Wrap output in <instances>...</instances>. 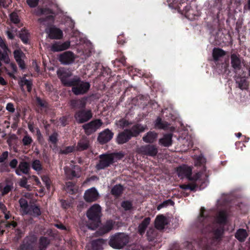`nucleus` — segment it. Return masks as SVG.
Returning a JSON list of instances; mask_svg holds the SVG:
<instances>
[{
    "label": "nucleus",
    "instance_id": "obj_44",
    "mask_svg": "<svg viewBox=\"0 0 250 250\" xmlns=\"http://www.w3.org/2000/svg\"><path fill=\"white\" fill-rule=\"evenodd\" d=\"M8 51V50L5 51H2V52H1V51H0V57L1 58V59L4 62L7 63H9L10 62L9 58L7 55Z\"/></svg>",
    "mask_w": 250,
    "mask_h": 250
},
{
    "label": "nucleus",
    "instance_id": "obj_49",
    "mask_svg": "<svg viewBox=\"0 0 250 250\" xmlns=\"http://www.w3.org/2000/svg\"><path fill=\"white\" fill-rule=\"evenodd\" d=\"M122 207L124 208L125 210H127L130 209L132 207V204L131 202L126 201H124L122 203Z\"/></svg>",
    "mask_w": 250,
    "mask_h": 250
},
{
    "label": "nucleus",
    "instance_id": "obj_54",
    "mask_svg": "<svg viewBox=\"0 0 250 250\" xmlns=\"http://www.w3.org/2000/svg\"><path fill=\"white\" fill-rule=\"evenodd\" d=\"M11 0H0V6L6 8L11 3Z\"/></svg>",
    "mask_w": 250,
    "mask_h": 250
},
{
    "label": "nucleus",
    "instance_id": "obj_34",
    "mask_svg": "<svg viewBox=\"0 0 250 250\" xmlns=\"http://www.w3.org/2000/svg\"><path fill=\"white\" fill-rule=\"evenodd\" d=\"M19 83L22 88L26 85L29 92L31 90L32 83L31 81L27 80L25 78H22L21 79Z\"/></svg>",
    "mask_w": 250,
    "mask_h": 250
},
{
    "label": "nucleus",
    "instance_id": "obj_9",
    "mask_svg": "<svg viewBox=\"0 0 250 250\" xmlns=\"http://www.w3.org/2000/svg\"><path fill=\"white\" fill-rule=\"evenodd\" d=\"M45 32L47 33L48 37L51 39L59 40L62 39L63 36L62 31L55 26L46 28Z\"/></svg>",
    "mask_w": 250,
    "mask_h": 250
},
{
    "label": "nucleus",
    "instance_id": "obj_18",
    "mask_svg": "<svg viewBox=\"0 0 250 250\" xmlns=\"http://www.w3.org/2000/svg\"><path fill=\"white\" fill-rule=\"evenodd\" d=\"M65 174L68 179H72L74 177H79L80 175V169L78 166L72 165V170L71 173H69V169L67 167H65Z\"/></svg>",
    "mask_w": 250,
    "mask_h": 250
},
{
    "label": "nucleus",
    "instance_id": "obj_26",
    "mask_svg": "<svg viewBox=\"0 0 250 250\" xmlns=\"http://www.w3.org/2000/svg\"><path fill=\"white\" fill-rule=\"evenodd\" d=\"M159 144L164 146H169L172 144V135L167 134L159 140Z\"/></svg>",
    "mask_w": 250,
    "mask_h": 250
},
{
    "label": "nucleus",
    "instance_id": "obj_51",
    "mask_svg": "<svg viewBox=\"0 0 250 250\" xmlns=\"http://www.w3.org/2000/svg\"><path fill=\"white\" fill-rule=\"evenodd\" d=\"M206 162V160L204 157H196L195 160V166H198L203 165Z\"/></svg>",
    "mask_w": 250,
    "mask_h": 250
},
{
    "label": "nucleus",
    "instance_id": "obj_4",
    "mask_svg": "<svg viewBox=\"0 0 250 250\" xmlns=\"http://www.w3.org/2000/svg\"><path fill=\"white\" fill-rule=\"evenodd\" d=\"M129 242V237L124 233H117L111 237L109 245L115 249L123 248Z\"/></svg>",
    "mask_w": 250,
    "mask_h": 250
},
{
    "label": "nucleus",
    "instance_id": "obj_31",
    "mask_svg": "<svg viewBox=\"0 0 250 250\" xmlns=\"http://www.w3.org/2000/svg\"><path fill=\"white\" fill-rule=\"evenodd\" d=\"M236 82L238 83L239 87L242 90L246 89L248 87V83L245 77H237L236 78Z\"/></svg>",
    "mask_w": 250,
    "mask_h": 250
},
{
    "label": "nucleus",
    "instance_id": "obj_37",
    "mask_svg": "<svg viewBox=\"0 0 250 250\" xmlns=\"http://www.w3.org/2000/svg\"><path fill=\"white\" fill-rule=\"evenodd\" d=\"M19 204L21 207V210L22 214H24L29 207L28 205L27 200L24 198H21L19 200Z\"/></svg>",
    "mask_w": 250,
    "mask_h": 250
},
{
    "label": "nucleus",
    "instance_id": "obj_42",
    "mask_svg": "<svg viewBox=\"0 0 250 250\" xmlns=\"http://www.w3.org/2000/svg\"><path fill=\"white\" fill-rule=\"evenodd\" d=\"M227 213L225 211H220L217 215V220L219 223H224L226 222Z\"/></svg>",
    "mask_w": 250,
    "mask_h": 250
},
{
    "label": "nucleus",
    "instance_id": "obj_45",
    "mask_svg": "<svg viewBox=\"0 0 250 250\" xmlns=\"http://www.w3.org/2000/svg\"><path fill=\"white\" fill-rule=\"evenodd\" d=\"M74 36H75L77 39V40L79 39V40L80 41V42H79V43H80L81 42H85L84 37V35L82 33H81L79 32H74ZM78 41L77 40V43H78Z\"/></svg>",
    "mask_w": 250,
    "mask_h": 250
},
{
    "label": "nucleus",
    "instance_id": "obj_32",
    "mask_svg": "<svg viewBox=\"0 0 250 250\" xmlns=\"http://www.w3.org/2000/svg\"><path fill=\"white\" fill-rule=\"evenodd\" d=\"M89 141L86 138H83L78 144L76 149L77 150H83L88 148Z\"/></svg>",
    "mask_w": 250,
    "mask_h": 250
},
{
    "label": "nucleus",
    "instance_id": "obj_25",
    "mask_svg": "<svg viewBox=\"0 0 250 250\" xmlns=\"http://www.w3.org/2000/svg\"><path fill=\"white\" fill-rule=\"evenodd\" d=\"M24 214H29L34 217L38 216L41 214L40 209L35 205H31Z\"/></svg>",
    "mask_w": 250,
    "mask_h": 250
},
{
    "label": "nucleus",
    "instance_id": "obj_35",
    "mask_svg": "<svg viewBox=\"0 0 250 250\" xmlns=\"http://www.w3.org/2000/svg\"><path fill=\"white\" fill-rule=\"evenodd\" d=\"M225 55V51L220 48H215L213 50L212 56L214 60L215 61H217L219 58L224 56Z\"/></svg>",
    "mask_w": 250,
    "mask_h": 250
},
{
    "label": "nucleus",
    "instance_id": "obj_43",
    "mask_svg": "<svg viewBox=\"0 0 250 250\" xmlns=\"http://www.w3.org/2000/svg\"><path fill=\"white\" fill-rule=\"evenodd\" d=\"M115 124L117 126L121 128H124L125 127L129 126L130 123L124 119H121L119 121H117Z\"/></svg>",
    "mask_w": 250,
    "mask_h": 250
},
{
    "label": "nucleus",
    "instance_id": "obj_14",
    "mask_svg": "<svg viewBox=\"0 0 250 250\" xmlns=\"http://www.w3.org/2000/svg\"><path fill=\"white\" fill-rule=\"evenodd\" d=\"M75 59L74 54L71 51H66L59 56L60 62L63 64H69L73 62Z\"/></svg>",
    "mask_w": 250,
    "mask_h": 250
},
{
    "label": "nucleus",
    "instance_id": "obj_19",
    "mask_svg": "<svg viewBox=\"0 0 250 250\" xmlns=\"http://www.w3.org/2000/svg\"><path fill=\"white\" fill-rule=\"evenodd\" d=\"M30 169V166L29 163L22 162H21L16 169V173L18 175H21L22 174H28Z\"/></svg>",
    "mask_w": 250,
    "mask_h": 250
},
{
    "label": "nucleus",
    "instance_id": "obj_57",
    "mask_svg": "<svg viewBox=\"0 0 250 250\" xmlns=\"http://www.w3.org/2000/svg\"><path fill=\"white\" fill-rule=\"evenodd\" d=\"M42 181L46 185V187L47 188H49L50 186V180L48 176H43L42 177Z\"/></svg>",
    "mask_w": 250,
    "mask_h": 250
},
{
    "label": "nucleus",
    "instance_id": "obj_8",
    "mask_svg": "<svg viewBox=\"0 0 250 250\" xmlns=\"http://www.w3.org/2000/svg\"><path fill=\"white\" fill-rule=\"evenodd\" d=\"M100 120H95L90 123L83 125V127L87 135H90L96 131L102 125Z\"/></svg>",
    "mask_w": 250,
    "mask_h": 250
},
{
    "label": "nucleus",
    "instance_id": "obj_64",
    "mask_svg": "<svg viewBox=\"0 0 250 250\" xmlns=\"http://www.w3.org/2000/svg\"><path fill=\"white\" fill-rule=\"evenodd\" d=\"M36 100L38 104H39L40 106L41 107H44L45 106L44 102L42 101L40 98L37 97Z\"/></svg>",
    "mask_w": 250,
    "mask_h": 250
},
{
    "label": "nucleus",
    "instance_id": "obj_60",
    "mask_svg": "<svg viewBox=\"0 0 250 250\" xmlns=\"http://www.w3.org/2000/svg\"><path fill=\"white\" fill-rule=\"evenodd\" d=\"M12 189L11 186L9 185L6 186L3 189L2 193L3 195L8 193Z\"/></svg>",
    "mask_w": 250,
    "mask_h": 250
},
{
    "label": "nucleus",
    "instance_id": "obj_1",
    "mask_svg": "<svg viewBox=\"0 0 250 250\" xmlns=\"http://www.w3.org/2000/svg\"><path fill=\"white\" fill-rule=\"evenodd\" d=\"M57 74L64 85L72 86V91L75 95L83 94L86 93L90 87V84L88 82L81 81L78 77L69 79L72 76V73L68 69L60 68L57 70Z\"/></svg>",
    "mask_w": 250,
    "mask_h": 250
},
{
    "label": "nucleus",
    "instance_id": "obj_40",
    "mask_svg": "<svg viewBox=\"0 0 250 250\" xmlns=\"http://www.w3.org/2000/svg\"><path fill=\"white\" fill-rule=\"evenodd\" d=\"M49 244V240L47 237H42L40 239V249L44 250Z\"/></svg>",
    "mask_w": 250,
    "mask_h": 250
},
{
    "label": "nucleus",
    "instance_id": "obj_53",
    "mask_svg": "<svg viewBox=\"0 0 250 250\" xmlns=\"http://www.w3.org/2000/svg\"><path fill=\"white\" fill-rule=\"evenodd\" d=\"M72 184L70 182H68L66 184L67 187L66 190L67 192L70 193H73L74 191L76 189L74 186H72Z\"/></svg>",
    "mask_w": 250,
    "mask_h": 250
},
{
    "label": "nucleus",
    "instance_id": "obj_50",
    "mask_svg": "<svg viewBox=\"0 0 250 250\" xmlns=\"http://www.w3.org/2000/svg\"><path fill=\"white\" fill-rule=\"evenodd\" d=\"M75 148L73 146H68L63 149L61 150V154H68L69 153L75 151Z\"/></svg>",
    "mask_w": 250,
    "mask_h": 250
},
{
    "label": "nucleus",
    "instance_id": "obj_27",
    "mask_svg": "<svg viewBox=\"0 0 250 250\" xmlns=\"http://www.w3.org/2000/svg\"><path fill=\"white\" fill-rule=\"evenodd\" d=\"M248 234L246 229H239L235 233V237L240 242H243L248 237Z\"/></svg>",
    "mask_w": 250,
    "mask_h": 250
},
{
    "label": "nucleus",
    "instance_id": "obj_62",
    "mask_svg": "<svg viewBox=\"0 0 250 250\" xmlns=\"http://www.w3.org/2000/svg\"><path fill=\"white\" fill-rule=\"evenodd\" d=\"M172 202L170 200H168L164 201L162 204L159 205L158 206L157 208H158V209H160L161 208L166 207L168 204V203H172Z\"/></svg>",
    "mask_w": 250,
    "mask_h": 250
},
{
    "label": "nucleus",
    "instance_id": "obj_58",
    "mask_svg": "<svg viewBox=\"0 0 250 250\" xmlns=\"http://www.w3.org/2000/svg\"><path fill=\"white\" fill-rule=\"evenodd\" d=\"M6 109L7 110L10 112H14L15 111V108L14 105L12 103H8L6 105Z\"/></svg>",
    "mask_w": 250,
    "mask_h": 250
},
{
    "label": "nucleus",
    "instance_id": "obj_13",
    "mask_svg": "<svg viewBox=\"0 0 250 250\" xmlns=\"http://www.w3.org/2000/svg\"><path fill=\"white\" fill-rule=\"evenodd\" d=\"M231 66L236 73H238L242 68L244 64L243 60H241L236 54H233L231 55Z\"/></svg>",
    "mask_w": 250,
    "mask_h": 250
},
{
    "label": "nucleus",
    "instance_id": "obj_48",
    "mask_svg": "<svg viewBox=\"0 0 250 250\" xmlns=\"http://www.w3.org/2000/svg\"><path fill=\"white\" fill-rule=\"evenodd\" d=\"M10 19L11 21L15 24L18 23L20 21L18 16L15 13H12L10 15Z\"/></svg>",
    "mask_w": 250,
    "mask_h": 250
},
{
    "label": "nucleus",
    "instance_id": "obj_61",
    "mask_svg": "<svg viewBox=\"0 0 250 250\" xmlns=\"http://www.w3.org/2000/svg\"><path fill=\"white\" fill-rule=\"evenodd\" d=\"M49 141L52 143H55L57 141V134L54 133L49 137Z\"/></svg>",
    "mask_w": 250,
    "mask_h": 250
},
{
    "label": "nucleus",
    "instance_id": "obj_24",
    "mask_svg": "<svg viewBox=\"0 0 250 250\" xmlns=\"http://www.w3.org/2000/svg\"><path fill=\"white\" fill-rule=\"evenodd\" d=\"M86 104V98L73 100L71 101V105L76 108H83L85 106Z\"/></svg>",
    "mask_w": 250,
    "mask_h": 250
},
{
    "label": "nucleus",
    "instance_id": "obj_7",
    "mask_svg": "<svg viewBox=\"0 0 250 250\" xmlns=\"http://www.w3.org/2000/svg\"><path fill=\"white\" fill-rule=\"evenodd\" d=\"M92 117V113L90 109H83L77 111L75 114V118L79 123H83L89 120Z\"/></svg>",
    "mask_w": 250,
    "mask_h": 250
},
{
    "label": "nucleus",
    "instance_id": "obj_55",
    "mask_svg": "<svg viewBox=\"0 0 250 250\" xmlns=\"http://www.w3.org/2000/svg\"><path fill=\"white\" fill-rule=\"evenodd\" d=\"M39 1V0H27V3L30 7H35L37 5Z\"/></svg>",
    "mask_w": 250,
    "mask_h": 250
},
{
    "label": "nucleus",
    "instance_id": "obj_47",
    "mask_svg": "<svg viewBox=\"0 0 250 250\" xmlns=\"http://www.w3.org/2000/svg\"><path fill=\"white\" fill-rule=\"evenodd\" d=\"M32 141V139L28 135H26L22 139V143L24 146H28L30 145Z\"/></svg>",
    "mask_w": 250,
    "mask_h": 250
},
{
    "label": "nucleus",
    "instance_id": "obj_29",
    "mask_svg": "<svg viewBox=\"0 0 250 250\" xmlns=\"http://www.w3.org/2000/svg\"><path fill=\"white\" fill-rule=\"evenodd\" d=\"M157 138V134L154 131H149L143 137V140L146 143H152Z\"/></svg>",
    "mask_w": 250,
    "mask_h": 250
},
{
    "label": "nucleus",
    "instance_id": "obj_15",
    "mask_svg": "<svg viewBox=\"0 0 250 250\" xmlns=\"http://www.w3.org/2000/svg\"><path fill=\"white\" fill-rule=\"evenodd\" d=\"M99 197V193L95 188H92L85 191L84 195L85 200L88 202L95 201Z\"/></svg>",
    "mask_w": 250,
    "mask_h": 250
},
{
    "label": "nucleus",
    "instance_id": "obj_12",
    "mask_svg": "<svg viewBox=\"0 0 250 250\" xmlns=\"http://www.w3.org/2000/svg\"><path fill=\"white\" fill-rule=\"evenodd\" d=\"M70 45V42L66 41L65 42H55L53 43L51 46L50 49L53 52H60L68 49Z\"/></svg>",
    "mask_w": 250,
    "mask_h": 250
},
{
    "label": "nucleus",
    "instance_id": "obj_39",
    "mask_svg": "<svg viewBox=\"0 0 250 250\" xmlns=\"http://www.w3.org/2000/svg\"><path fill=\"white\" fill-rule=\"evenodd\" d=\"M123 190V187L120 185H117L112 188L111 193L115 196H118L122 193Z\"/></svg>",
    "mask_w": 250,
    "mask_h": 250
},
{
    "label": "nucleus",
    "instance_id": "obj_36",
    "mask_svg": "<svg viewBox=\"0 0 250 250\" xmlns=\"http://www.w3.org/2000/svg\"><path fill=\"white\" fill-rule=\"evenodd\" d=\"M29 37L28 31L25 29L21 30L19 33V37L24 43H27Z\"/></svg>",
    "mask_w": 250,
    "mask_h": 250
},
{
    "label": "nucleus",
    "instance_id": "obj_10",
    "mask_svg": "<svg viewBox=\"0 0 250 250\" xmlns=\"http://www.w3.org/2000/svg\"><path fill=\"white\" fill-rule=\"evenodd\" d=\"M180 147L179 151H186L192 145V139L190 136L187 135L186 137H180L178 138Z\"/></svg>",
    "mask_w": 250,
    "mask_h": 250
},
{
    "label": "nucleus",
    "instance_id": "obj_5",
    "mask_svg": "<svg viewBox=\"0 0 250 250\" xmlns=\"http://www.w3.org/2000/svg\"><path fill=\"white\" fill-rule=\"evenodd\" d=\"M34 14L36 16L42 17L38 19V21L43 25H48L53 21L52 12L48 8H38L34 10Z\"/></svg>",
    "mask_w": 250,
    "mask_h": 250
},
{
    "label": "nucleus",
    "instance_id": "obj_59",
    "mask_svg": "<svg viewBox=\"0 0 250 250\" xmlns=\"http://www.w3.org/2000/svg\"><path fill=\"white\" fill-rule=\"evenodd\" d=\"M222 233V231L221 229H217L214 231V237L215 238L217 239H219Z\"/></svg>",
    "mask_w": 250,
    "mask_h": 250
},
{
    "label": "nucleus",
    "instance_id": "obj_23",
    "mask_svg": "<svg viewBox=\"0 0 250 250\" xmlns=\"http://www.w3.org/2000/svg\"><path fill=\"white\" fill-rule=\"evenodd\" d=\"M169 125L167 122L162 121L161 119L158 118L155 122V127L158 129H169L170 130H173L174 129V127H169Z\"/></svg>",
    "mask_w": 250,
    "mask_h": 250
},
{
    "label": "nucleus",
    "instance_id": "obj_56",
    "mask_svg": "<svg viewBox=\"0 0 250 250\" xmlns=\"http://www.w3.org/2000/svg\"><path fill=\"white\" fill-rule=\"evenodd\" d=\"M204 211H205V208H204L202 207L201 208L200 215L198 216V217L197 218V221L198 222H201L204 220V219H205V217L204 215Z\"/></svg>",
    "mask_w": 250,
    "mask_h": 250
},
{
    "label": "nucleus",
    "instance_id": "obj_2",
    "mask_svg": "<svg viewBox=\"0 0 250 250\" xmlns=\"http://www.w3.org/2000/svg\"><path fill=\"white\" fill-rule=\"evenodd\" d=\"M147 128L146 125L137 124L130 129L125 130L120 133L117 137V142L123 144L127 142L132 137L137 136L140 133L144 132Z\"/></svg>",
    "mask_w": 250,
    "mask_h": 250
},
{
    "label": "nucleus",
    "instance_id": "obj_16",
    "mask_svg": "<svg viewBox=\"0 0 250 250\" xmlns=\"http://www.w3.org/2000/svg\"><path fill=\"white\" fill-rule=\"evenodd\" d=\"M113 136V133L108 129L101 132L98 137V140L101 144H105L109 141Z\"/></svg>",
    "mask_w": 250,
    "mask_h": 250
},
{
    "label": "nucleus",
    "instance_id": "obj_6",
    "mask_svg": "<svg viewBox=\"0 0 250 250\" xmlns=\"http://www.w3.org/2000/svg\"><path fill=\"white\" fill-rule=\"evenodd\" d=\"M177 171L179 177L181 178L187 177L189 180H197L201 176V173L199 172L191 177L192 168L190 167L187 165H183L178 167Z\"/></svg>",
    "mask_w": 250,
    "mask_h": 250
},
{
    "label": "nucleus",
    "instance_id": "obj_28",
    "mask_svg": "<svg viewBox=\"0 0 250 250\" xmlns=\"http://www.w3.org/2000/svg\"><path fill=\"white\" fill-rule=\"evenodd\" d=\"M150 218L149 217L146 218L138 226V231L141 235L144 234L146 228L149 224Z\"/></svg>",
    "mask_w": 250,
    "mask_h": 250
},
{
    "label": "nucleus",
    "instance_id": "obj_17",
    "mask_svg": "<svg viewBox=\"0 0 250 250\" xmlns=\"http://www.w3.org/2000/svg\"><path fill=\"white\" fill-rule=\"evenodd\" d=\"M14 56L15 60L19 65V67L21 69H25V65L24 62V59L25 56L23 52L20 49L15 50L14 52Z\"/></svg>",
    "mask_w": 250,
    "mask_h": 250
},
{
    "label": "nucleus",
    "instance_id": "obj_3",
    "mask_svg": "<svg viewBox=\"0 0 250 250\" xmlns=\"http://www.w3.org/2000/svg\"><path fill=\"white\" fill-rule=\"evenodd\" d=\"M87 217L89 221L87 224L88 228L91 229H96L99 225L101 217V208L98 204L93 205L87 211Z\"/></svg>",
    "mask_w": 250,
    "mask_h": 250
},
{
    "label": "nucleus",
    "instance_id": "obj_22",
    "mask_svg": "<svg viewBox=\"0 0 250 250\" xmlns=\"http://www.w3.org/2000/svg\"><path fill=\"white\" fill-rule=\"evenodd\" d=\"M35 241V238L32 237H27L21 246L19 250H31L32 248V244Z\"/></svg>",
    "mask_w": 250,
    "mask_h": 250
},
{
    "label": "nucleus",
    "instance_id": "obj_46",
    "mask_svg": "<svg viewBox=\"0 0 250 250\" xmlns=\"http://www.w3.org/2000/svg\"><path fill=\"white\" fill-rule=\"evenodd\" d=\"M32 168L36 171H40L42 169V166L39 160L34 161L32 165Z\"/></svg>",
    "mask_w": 250,
    "mask_h": 250
},
{
    "label": "nucleus",
    "instance_id": "obj_21",
    "mask_svg": "<svg viewBox=\"0 0 250 250\" xmlns=\"http://www.w3.org/2000/svg\"><path fill=\"white\" fill-rule=\"evenodd\" d=\"M167 224V218L161 215L157 216L155 221V226L158 229H162Z\"/></svg>",
    "mask_w": 250,
    "mask_h": 250
},
{
    "label": "nucleus",
    "instance_id": "obj_38",
    "mask_svg": "<svg viewBox=\"0 0 250 250\" xmlns=\"http://www.w3.org/2000/svg\"><path fill=\"white\" fill-rule=\"evenodd\" d=\"M104 243L102 239H99L93 241L92 243L93 250H102V245Z\"/></svg>",
    "mask_w": 250,
    "mask_h": 250
},
{
    "label": "nucleus",
    "instance_id": "obj_63",
    "mask_svg": "<svg viewBox=\"0 0 250 250\" xmlns=\"http://www.w3.org/2000/svg\"><path fill=\"white\" fill-rule=\"evenodd\" d=\"M18 161L16 159L12 160L10 163V166L12 168H15L17 165Z\"/></svg>",
    "mask_w": 250,
    "mask_h": 250
},
{
    "label": "nucleus",
    "instance_id": "obj_52",
    "mask_svg": "<svg viewBox=\"0 0 250 250\" xmlns=\"http://www.w3.org/2000/svg\"><path fill=\"white\" fill-rule=\"evenodd\" d=\"M20 186L27 189L30 188V186L27 185V179L25 177L22 178L20 182Z\"/></svg>",
    "mask_w": 250,
    "mask_h": 250
},
{
    "label": "nucleus",
    "instance_id": "obj_11",
    "mask_svg": "<svg viewBox=\"0 0 250 250\" xmlns=\"http://www.w3.org/2000/svg\"><path fill=\"white\" fill-rule=\"evenodd\" d=\"M139 154L144 155L155 156L158 152L157 149L153 146L147 145L139 147L138 149Z\"/></svg>",
    "mask_w": 250,
    "mask_h": 250
},
{
    "label": "nucleus",
    "instance_id": "obj_33",
    "mask_svg": "<svg viewBox=\"0 0 250 250\" xmlns=\"http://www.w3.org/2000/svg\"><path fill=\"white\" fill-rule=\"evenodd\" d=\"M19 83L22 88L26 85L29 92L31 90L32 83L31 81L27 80L25 78H22L21 79Z\"/></svg>",
    "mask_w": 250,
    "mask_h": 250
},
{
    "label": "nucleus",
    "instance_id": "obj_41",
    "mask_svg": "<svg viewBox=\"0 0 250 250\" xmlns=\"http://www.w3.org/2000/svg\"><path fill=\"white\" fill-rule=\"evenodd\" d=\"M114 226V223L111 220L107 221L103 227L104 233H107L112 229Z\"/></svg>",
    "mask_w": 250,
    "mask_h": 250
},
{
    "label": "nucleus",
    "instance_id": "obj_30",
    "mask_svg": "<svg viewBox=\"0 0 250 250\" xmlns=\"http://www.w3.org/2000/svg\"><path fill=\"white\" fill-rule=\"evenodd\" d=\"M5 33L9 39L13 40L17 34V29L13 26L7 27Z\"/></svg>",
    "mask_w": 250,
    "mask_h": 250
},
{
    "label": "nucleus",
    "instance_id": "obj_20",
    "mask_svg": "<svg viewBox=\"0 0 250 250\" xmlns=\"http://www.w3.org/2000/svg\"><path fill=\"white\" fill-rule=\"evenodd\" d=\"M101 159L96 165L97 169L100 170L109 166L113 162V157H100Z\"/></svg>",
    "mask_w": 250,
    "mask_h": 250
}]
</instances>
